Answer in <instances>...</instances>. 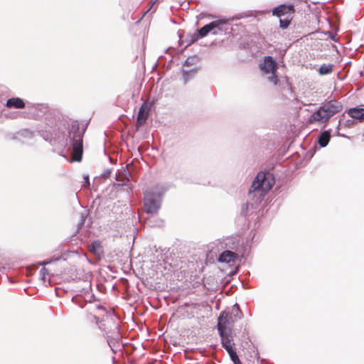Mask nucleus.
<instances>
[{
  "label": "nucleus",
  "instance_id": "obj_1",
  "mask_svg": "<svg viewBox=\"0 0 364 364\" xmlns=\"http://www.w3.org/2000/svg\"><path fill=\"white\" fill-rule=\"evenodd\" d=\"M274 184V177L269 173L259 172L255 176L247 193V201L242 207V213L257 209L265 194Z\"/></svg>",
  "mask_w": 364,
  "mask_h": 364
},
{
  "label": "nucleus",
  "instance_id": "obj_2",
  "mask_svg": "<svg viewBox=\"0 0 364 364\" xmlns=\"http://www.w3.org/2000/svg\"><path fill=\"white\" fill-rule=\"evenodd\" d=\"M84 131L80 129L77 122H73L68 128L66 146L71 149L72 159L75 161H81L83 153L82 137Z\"/></svg>",
  "mask_w": 364,
  "mask_h": 364
},
{
  "label": "nucleus",
  "instance_id": "obj_3",
  "mask_svg": "<svg viewBox=\"0 0 364 364\" xmlns=\"http://www.w3.org/2000/svg\"><path fill=\"white\" fill-rule=\"evenodd\" d=\"M166 191L162 185H156L147 188L144 197V210L147 213H156L161 208V199Z\"/></svg>",
  "mask_w": 364,
  "mask_h": 364
},
{
  "label": "nucleus",
  "instance_id": "obj_4",
  "mask_svg": "<svg viewBox=\"0 0 364 364\" xmlns=\"http://www.w3.org/2000/svg\"><path fill=\"white\" fill-rule=\"evenodd\" d=\"M343 109V105L335 100L324 103L316 112H314L310 117L309 122L313 123L318 122L326 123L328 119L335 114Z\"/></svg>",
  "mask_w": 364,
  "mask_h": 364
},
{
  "label": "nucleus",
  "instance_id": "obj_5",
  "mask_svg": "<svg viewBox=\"0 0 364 364\" xmlns=\"http://www.w3.org/2000/svg\"><path fill=\"white\" fill-rule=\"evenodd\" d=\"M221 345L228 353L230 360L235 363H240V359L235 348L234 333L232 330H220L218 332Z\"/></svg>",
  "mask_w": 364,
  "mask_h": 364
},
{
  "label": "nucleus",
  "instance_id": "obj_6",
  "mask_svg": "<svg viewBox=\"0 0 364 364\" xmlns=\"http://www.w3.org/2000/svg\"><path fill=\"white\" fill-rule=\"evenodd\" d=\"M259 68L262 75L267 76L268 81L274 85L278 83V78L276 74L277 63L272 56H265L263 61L259 64Z\"/></svg>",
  "mask_w": 364,
  "mask_h": 364
},
{
  "label": "nucleus",
  "instance_id": "obj_7",
  "mask_svg": "<svg viewBox=\"0 0 364 364\" xmlns=\"http://www.w3.org/2000/svg\"><path fill=\"white\" fill-rule=\"evenodd\" d=\"M227 23L228 20L223 18L212 21L205 25L198 30V33H195L193 36H192L191 43H194L200 38L206 36L210 31L215 30V28H218V30L222 31L223 30L220 26L221 25L226 24Z\"/></svg>",
  "mask_w": 364,
  "mask_h": 364
},
{
  "label": "nucleus",
  "instance_id": "obj_8",
  "mask_svg": "<svg viewBox=\"0 0 364 364\" xmlns=\"http://www.w3.org/2000/svg\"><path fill=\"white\" fill-rule=\"evenodd\" d=\"M235 321H236L232 315L223 311L218 318V331L220 332V330H232V324Z\"/></svg>",
  "mask_w": 364,
  "mask_h": 364
},
{
  "label": "nucleus",
  "instance_id": "obj_9",
  "mask_svg": "<svg viewBox=\"0 0 364 364\" xmlns=\"http://www.w3.org/2000/svg\"><path fill=\"white\" fill-rule=\"evenodd\" d=\"M236 257L237 255L232 251L225 250L219 255L218 262L230 264L235 261Z\"/></svg>",
  "mask_w": 364,
  "mask_h": 364
},
{
  "label": "nucleus",
  "instance_id": "obj_10",
  "mask_svg": "<svg viewBox=\"0 0 364 364\" xmlns=\"http://www.w3.org/2000/svg\"><path fill=\"white\" fill-rule=\"evenodd\" d=\"M294 11L293 6H286V5H279L277 7H275L272 10V14L274 16H277L278 17H281L282 16H284L285 14H289L290 11Z\"/></svg>",
  "mask_w": 364,
  "mask_h": 364
},
{
  "label": "nucleus",
  "instance_id": "obj_11",
  "mask_svg": "<svg viewBox=\"0 0 364 364\" xmlns=\"http://www.w3.org/2000/svg\"><path fill=\"white\" fill-rule=\"evenodd\" d=\"M6 106L9 108L23 109L25 107V103L19 97H11L6 101Z\"/></svg>",
  "mask_w": 364,
  "mask_h": 364
},
{
  "label": "nucleus",
  "instance_id": "obj_12",
  "mask_svg": "<svg viewBox=\"0 0 364 364\" xmlns=\"http://www.w3.org/2000/svg\"><path fill=\"white\" fill-rule=\"evenodd\" d=\"M348 115L354 119L364 120V109L359 107H353L348 111Z\"/></svg>",
  "mask_w": 364,
  "mask_h": 364
},
{
  "label": "nucleus",
  "instance_id": "obj_13",
  "mask_svg": "<svg viewBox=\"0 0 364 364\" xmlns=\"http://www.w3.org/2000/svg\"><path fill=\"white\" fill-rule=\"evenodd\" d=\"M148 117V109L145 107L144 105H142L139 111L136 122L139 126L144 125L146 122V119Z\"/></svg>",
  "mask_w": 364,
  "mask_h": 364
},
{
  "label": "nucleus",
  "instance_id": "obj_14",
  "mask_svg": "<svg viewBox=\"0 0 364 364\" xmlns=\"http://www.w3.org/2000/svg\"><path fill=\"white\" fill-rule=\"evenodd\" d=\"M331 139V130L323 132L318 138V143L321 147H325L328 145Z\"/></svg>",
  "mask_w": 364,
  "mask_h": 364
},
{
  "label": "nucleus",
  "instance_id": "obj_15",
  "mask_svg": "<svg viewBox=\"0 0 364 364\" xmlns=\"http://www.w3.org/2000/svg\"><path fill=\"white\" fill-rule=\"evenodd\" d=\"M198 68H194L191 70H183V77L184 78L185 82L189 80L191 77H193L198 72Z\"/></svg>",
  "mask_w": 364,
  "mask_h": 364
},
{
  "label": "nucleus",
  "instance_id": "obj_16",
  "mask_svg": "<svg viewBox=\"0 0 364 364\" xmlns=\"http://www.w3.org/2000/svg\"><path fill=\"white\" fill-rule=\"evenodd\" d=\"M333 71L332 64H323L321 65L318 70V73L321 75H328Z\"/></svg>",
  "mask_w": 364,
  "mask_h": 364
},
{
  "label": "nucleus",
  "instance_id": "obj_17",
  "mask_svg": "<svg viewBox=\"0 0 364 364\" xmlns=\"http://www.w3.org/2000/svg\"><path fill=\"white\" fill-rule=\"evenodd\" d=\"M235 321L240 320L242 316V313L240 309L238 304H235L232 309L231 314Z\"/></svg>",
  "mask_w": 364,
  "mask_h": 364
},
{
  "label": "nucleus",
  "instance_id": "obj_18",
  "mask_svg": "<svg viewBox=\"0 0 364 364\" xmlns=\"http://www.w3.org/2000/svg\"><path fill=\"white\" fill-rule=\"evenodd\" d=\"M33 135V133L30 131L29 129H22L20 130L17 133L16 138L21 139V138H32Z\"/></svg>",
  "mask_w": 364,
  "mask_h": 364
},
{
  "label": "nucleus",
  "instance_id": "obj_19",
  "mask_svg": "<svg viewBox=\"0 0 364 364\" xmlns=\"http://www.w3.org/2000/svg\"><path fill=\"white\" fill-rule=\"evenodd\" d=\"M290 21L291 19L289 18H280L279 19V26L280 28H282V29H285L287 28H288V26H289L290 24Z\"/></svg>",
  "mask_w": 364,
  "mask_h": 364
},
{
  "label": "nucleus",
  "instance_id": "obj_20",
  "mask_svg": "<svg viewBox=\"0 0 364 364\" xmlns=\"http://www.w3.org/2000/svg\"><path fill=\"white\" fill-rule=\"evenodd\" d=\"M48 274V270L46 267H43L40 271L41 279L43 281L46 280V277Z\"/></svg>",
  "mask_w": 364,
  "mask_h": 364
},
{
  "label": "nucleus",
  "instance_id": "obj_21",
  "mask_svg": "<svg viewBox=\"0 0 364 364\" xmlns=\"http://www.w3.org/2000/svg\"><path fill=\"white\" fill-rule=\"evenodd\" d=\"M194 58H188L184 63V66H189L193 65Z\"/></svg>",
  "mask_w": 364,
  "mask_h": 364
},
{
  "label": "nucleus",
  "instance_id": "obj_22",
  "mask_svg": "<svg viewBox=\"0 0 364 364\" xmlns=\"http://www.w3.org/2000/svg\"><path fill=\"white\" fill-rule=\"evenodd\" d=\"M83 186H90V178L88 175L84 176V182L82 184Z\"/></svg>",
  "mask_w": 364,
  "mask_h": 364
},
{
  "label": "nucleus",
  "instance_id": "obj_23",
  "mask_svg": "<svg viewBox=\"0 0 364 364\" xmlns=\"http://www.w3.org/2000/svg\"><path fill=\"white\" fill-rule=\"evenodd\" d=\"M53 261V260H43V261L39 262L38 264L41 266H45L48 264H50Z\"/></svg>",
  "mask_w": 364,
  "mask_h": 364
},
{
  "label": "nucleus",
  "instance_id": "obj_24",
  "mask_svg": "<svg viewBox=\"0 0 364 364\" xmlns=\"http://www.w3.org/2000/svg\"><path fill=\"white\" fill-rule=\"evenodd\" d=\"M111 173V170L110 169H106L104 171L103 173H102V176L105 177V178H107L109 176Z\"/></svg>",
  "mask_w": 364,
  "mask_h": 364
},
{
  "label": "nucleus",
  "instance_id": "obj_25",
  "mask_svg": "<svg viewBox=\"0 0 364 364\" xmlns=\"http://www.w3.org/2000/svg\"><path fill=\"white\" fill-rule=\"evenodd\" d=\"M72 301H73V302L77 303L81 309H82V308L84 307V304H82V303H77V302L76 301V299H75V297H73Z\"/></svg>",
  "mask_w": 364,
  "mask_h": 364
},
{
  "label": "nucleus",
  "instance_id": "obj_26",
  "mask_svg": "<svg viewBox=\"0 0 364 364\" xmlns=\"http://www.w3.org/2000/svg\"><path fill=\"white\" fill-rule=\"evenodd\" d=\"M350 120L346 121V126H348V125H350Z\"/></svg>",
  "mask_w": 364,
  "mask_h": 364
},
{
  "label": "nucleus",
  "instance_id": "obj_27",
  "mask_svg": "<svg viewBox=\"0 0 364 364\" xmlns=\"http://www.w3.org/2000/svg\"><path fill=\"white\" fill-rule=\"evenodd\" d=\"M95 245L98 246V245H99V244H98V243H97L96 242H93V243H92V246H93V247H95Z\"/></svg>",
  "mask_w": 364,
  "mask_h": 364
},
{
  "label": "nucleus",
  "instance_id": "obj_28",
  "mask_svg": "<svg viewBox=\"0 0 364 364\" xmlns=\"http://www.w3.org/2000/svg\"><path fill=\"white\" fill-rule=\"evenodd\" d=\"M157 1H158V0H154V1H153V3H152L151 6H152L155 3H156Z\"/></svg>",
  "mask_w": 364,
  "mask_h": 364
},
{
  "label": "nucleus",
  "instance_id": "obj_29",
  "mask_svg": "<svg viewBox=\"0 0 364 364\" xmlns=\"http://www.w3.org/2000/svg\"><path fill=\"white\" fill-rule=\"evenodd\" d=\"M213 35H217V34H218V32H217V31H213Z\"/></svg>",
  "mask_w": 364,
  "mask_h": 364
}]
</instances>
